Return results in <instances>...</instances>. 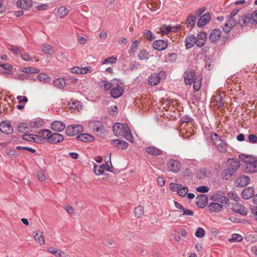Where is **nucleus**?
<instances>
[{
    "instance_id": "obj_1",
    "label": "nucleus",
    "mask_w": 257,
    "mask_h": 257,
    "mask_svg": "<svg viewBox=\"0 0 257 257\" xmlns=\"http://www.w3.org/2000/svg\"><path fill=\"white\" fill-rule=\"evenodd\" d=\"M113 131L115 136L122 137L128 141L133 142V137L126 123H115L113 125Z\"/></svg>"
},
{
    "instance_id": "obj_2",
    "label": "nucleus",
    "mask_w": 257,
    "mask_h": 257,
    "mask_svg": "<svg viewBox=\"0 0 257 257\" xmlns=\"http://www.w3.org/2000/svg\"><path fill=\"white\" fill-rule=\"evenodd\" d=\"M88 126L90 129L96 133L98 136H102L105 133L104 126L101 121L92 120L89 121Z\"/></svg>"
},
{
    "instance_id": "obj_3",
    "label": "nucleus",
    "mask_w": 257,
    "mask_h": 257,
    "mask_svg": "<svg viewBox=\"0 0 257 257\" xmlns=\"http://www.w3.org/2000/svg\"><path fill=\"white\" fill-rule=\"evenodd\" d=\"M164 75L165 72L164 71L151 74L148 79V84L152 86L158 85L160 82L161 77Z\"/></svg>"
},
{
    "instance_id": "obj_4",
    "label": "nucleus",
    "mask_w": 257,
    "mask_h": 257,
    "mask_svg": "<svg viewBox=\"0 0 257 257\" xmlns=\"http://www.w3.org/2000/svg\"><path fill=\"white\" fill-rule=\"evenodd\" d=\"M212 140L217 149L221 153H225L227 151L226 145L225 143L216 134H214Z\"/></svg>"
},
{
    "instance_id": "obj_5",
    "label": "nucleus",
    "mask_w": 257,
    "mask_h": 257,
    "mask_svg": "<svg viewBox=\"0 0 257 257\" xmlns=\"http://www.w3.org/2000/svg\"><path fill=\"white\" fill-rule=\"evenodd\" d=\"M83 131V127L82 125H70L66 129V134L69 136H74Z\"/></svg>"
},
{
    "instance_id": "obj_6",
    "label": "nucleus",
    "mask_w": 257,
    "mask_h": 257,
    "mask_svg": "<svg viewBox=\"0 0 257 257\" xmlns=\"http://www.w3.org/2000/svg\"><path fill=\"white\" fill-rule=\"evenodd\" d=\"M167 167L170 171L177 173L180 171L181 165L179 161L174 159H169L167 162Z\"/></svg>"
},
{
    "instance_id": "obj_7",
    "label": "nucleus",
    "mask_w": 257,
    "mask_h": 257,
    "mask_svg": "<svg viewBox=\"0 0 257 257\" xmlns=\"http://www.w3.org/2000/svg\"><path fill=\"white\" fill-rule=\"evenodd\" d=\"M123 88L116 83V84H114V86L112 87L110 94L112 97L117 98L121 96L123 93Z\"/></svg>"
},
{
    "instance_id": "obj_8",
    "label": "nucleus",
    "mask_w": 257,
    "mask_h": 257,
    "mask_svg": "<svg viewBox=\"0 0 257 257\" xmlns=\"http://www.w3.org/2000/svg\"><path fill=\"white\" fill-rule=\"evenodd\" d=\"M1 132L7 135L11 134L13 132V127L11 125V122L9 121H4L0 123Z\"/></svg>"
},
{
    "instance_id": "obj_9",
    "label": "nucleus",
    "mask_w": 257,
    "mask_h": 257,
    "mask_svg": "<svg viewBox=\"0 0 257 257\" xmlns=\"http://www.w3.org/2000/svg\"><path fill=\"white\" fill-rule=\"evenodd\" d=\"M237 24V21L235 19V18L229 16L227 22L226 23L224 27L223 28V31L224 33H228L230 31L231 29Z\"/></svg>"
},
{
    "instance_id": "obj_10",
    "label": "nucleus",
    "mask_w": 257,
    "mask_h": 257,
    "mask_svg": "<svg viewBox=\"0 0 257 257\" xmlns=\"http://www.w3.org/2000/svg\"><path fill=\"white\" fill-rule=\"evenodd\" d=\"M208 200L206 195L200 194L196 198V204L199 208H203L207 205Z\"/></svg>"
},
{
    "instance_id": "obj_11",
    "label": "nucleus",
    "mask_w": 257,
    "mask_h": 257,
    "mask_svg": "<svg viewBox=\"0 0 257 257\" xmlns=\"http://www.w3.org/2000/svg\"><path fill=\"white\" fill-rule=\"evenodd\" d=\"M221 34V31L219 29H214L209 35V40L212 43H216L219 40Z\"/></svg>"
},
{
    "instance_id": "obj_12",
    "label": "nucleus",
    "mask_w": 257,
    "mask_h": 257,
    "mask_svg": "<svg viewBox=\"0 0 257 257\" xmlns=\"http://www.w3.org/2000/svg\"><path fill=\"white\" fill-rule=\"evenodd\" d=\"M207 37V34L206 33L204 32H200L197 36L195 37L196 40V44L198 47H202L205 44Z\"/></svg>"
},
{
    "instance_id": "obj_13",
    "label": "nucleus",
    "mask_w": 257,
    "mask_h": 257,
    "mask_svg": "<svg viewBox=\"0 0 257 257\" xmlns=\"http://www.w3.org/2000/svg\"><path fill=\"white\" fill-rule=\"evenodd\" d=\"M211 19V14L210 13H206L201 16L198 20L197 26L199 28H202L205 26Z\"/></svg>"
},
{
    "instance_id": "obj_14",
    "label": "nucleus",
    "mask_w": 257,
    "mask_h": 257,
    "mask_svg": "<svg viewBox=\"0 0 257 257\" xmlns=\"http://www.w3.org/2000/svg\"><path fill=\"white\" fill-rule=\"evenodd\" d=\"M195 75V72L191 69L187 70L185 72L184 80L186 85H190L192 83Z\"/></svg>"
},
{
    "instance_id": "obj_15",
    "label": "nucleus",
    "mask_w": 257,
    "mask_h": 257,
    "mask_svg": "<svg viewBox=\"0 0 257 257\" xmlns=\"http://www.w3.org/2000/svg\"><path fill=\"white\" fill-rule=\"evenodd\" d=\"M168 43L164 40H158L155 41L153 43V47L157 50L163 51L167 48Z\"/></svg>"
},
{
    "instance_id": "obj_16",
    "label": "nucleus",
    "mask_w": 257,
    "mask_h": 257,
    "mask_svg": "<svg viewBox=\"0 0 257 257\" xmlns=\"http://www.w3.org/2000/svg\"><path fill=\"white\" fill-rule=\"evenodd\" d=\"M104 170L110 171V167L108 165L102 164L101 166L94 165L93 171L96 175L102 174Z\"/></svg>"
},
{
    "instance_id": "obj_17",
    "label": "nucleus",
    "mask_w": 257,
    "mask_h": 257,
    "mask_svg": "<svg viewBox=\"0 0 257 257\" xmlns=\"http://www.w3.org/2000/svg\"><path fill=\"white\" fill-rule=\"evenodd\" d=\"M249 13H246L241 15L237 21V24L241 28L245 27L249 23Z\"/></svg>"
},
{
    "instance_id": "obj_18",
    "label": "nucleus",
    "mask_w": 257,
    "mask_h": 257,
    "mask_svg": "<svg viewBox=\"0 0 257 257\" xmlns=\"http://www.w3.org/2000/svg\"><path fill=\"white\" fill-rule=\"evenodd\" d=\"M250 182V178L246 175H242L236 181V185L237 187H243L246 186Z\"/></svg>"
},
{
    "instance_id": "obj_19",
    "label": "nucleus",
    "mask_w": 257,
    "mask_h": 257,
    "mask_svg": "<svg viewBox=\"0 0 257 257\" xmlns=\"http://www.w3.org/2000/svg\"><path fill=\"white\" fill-rule=\"evenodd\" d=\"M51 128L55 132H62L65 128L64 123L61 121H54L51 124Z\"/></svg>"
},
{
    "instance_id": "obj_20",
    "label": "nucleus",
    "mask_w": 257,
    "mask_h": 257,
    "mask_svg": "<svg viewBox=\"0 0 257 257\" xmlns=\"http://www.w3.org/2000/svg\"><path fill=\"white\" fill-rule=\"evenodd\" d=\"M111 143L114 146L121 150L126 149L128 146V143L125 141L118 139L112 140Z\"/></svg>"
},
{
    "instance_id": "obj_21",
    "label": "nucleus",
    "mask_w": 257,
    "mask_h": 257,
    "mask_svg": "<svg viewBox=\"0 0 257 257\" xmlns=\"http://www.w3.org/2000/svg\"><path fill=\"white\" fill-rule=\"evenodd\" d=\"M64 137L62 135L58 133L51 134L48 143L50 144H57L63 141Z\"/></svg>"
},
{
    "instance_id": "obj_22",
    "label": "nucleus",
    "mask_w": 257,
    "mask_h": 257,
    "mask_svg": "<svg viewBox=\"0 0 257 257\" xmlns=\"http://www.w3.org/2000/svg\"><path fill=\"white\" fill-rule=\"evenodd\" d=\"M35 240L41 245L45 244L43 232L38 230L34 231L32 233Z\"/></svg>"
},
{
    "instance_id": "obj_23",
    "label": "nucleus",
    "mask_w": 257,
    "mask_h": 257,
    "mask_svg": "<svg viewBox=\"0 0 257 257\" xmlns=\"http://www.w3.org/2000/svg\"><path fill=\"white\" fill-rule=\"evenodd\" d=\"M32 4V0H18L17 3L19 8L25 10L31 8Z\"/></svg>"
},
{
    "instance_id": "obj_24",
    "label": "nucleus",
    "mask_w": 257,
    "mask_h": 257,
    "mask_svg": "<svg viewBox=\"0 0 257 257\" xmlns=\"http://www.w3.org/2000/svg\"><path fill=\"white\" fill-rule=\"evenodd\" d=\"M254 193L253 187H246L242 191V197L245 199H248L253 196Z\"/></svg>"
},
{
    "instance_id": "obj_25",
    "label": "nucleus",
    "mask_w": 257,
    "mask_h": 257,
    "mask_svg": "<svg viewBox=\"0 0 257 257\" xmlns=\"http://www.w3.org/2000/svg\"><path fill=\"white\" fill-rule=\"evenodd\" d=\"M145 150L148 154L153 156H159L162 154V150L155 146L147 147Z\"/></svg>"
},
{
    "instance_id": "obj_26",
    "label": "nucleus",
    "mask_w": 257,
    "mask_h": 257,
    "mask_svg": "<svg viewBox=\"0 0 257 257\" xmlns=\"http://www.w3.org/2000/svg\"><path fill=\"white\" fill-rule=\"evenodd\" d=\"M18 128L19 132L24 135L32 132L29 123H21L18 125Z\"/></svg>"
},
{
    "instance_id": "obj_27",
    "label": "nucleus",
    "mask_w": 257,
    "mask_h": 257,
    "mask_svg": "<svg viewBox=\"0 0 257 257\" xmlns=\"http://www.w3.org/2000/svg\"><path fill=\"white\" fill-rule=\"evenodd\" d=\"M195 36L193 35L187 36L185 41L187 49H190L196 44Z\"/></svg>"
},
{
    "instance_id": "obj_28",
    "label": "nucleus",
    "mask_w": 257,
    "mask_h": 257,
    "mask_svg": "<svg viewBox=\"0 0 257 257\" xmlns=\"http://www.w3.org/2000/svg\"><path fill=\"white\" fill-rule=\"evenodd\" d=\"M211 212H219L222 209V205L218 202L211 203L208 206Z\"/></svg>"
},
{
    "instance_id": "obj_29",
    "label": "nucleus",
    "mask_w": 257,
    "mask_h": 257,
    "mask_svg": "<svg viewBox=\"0 0 257 257\" xmlns=\"http://www.w3.org/2000/svg\"><path fill=\"white\" fill-rule=\"evenodd\" d=\"M196 21V17L194 14H190L187 18L186 24L188 28L192 29Z\"/></svg>"
},
{
    "instance_id": "obj_30",
    "label": "nucleus",
    "mask_w": 257,
    "mask_h": 257,
    "mask_svg": "<svg viewBox=\"0 0 257 257\" xmlns=\"http://www.w3.org/2000/svg\"><path fill=\"white\" fill-rule=\"evenodd\" d=\"M115 82V80H113V82L110 83L106 80H101L99 82V84L101 87H102L104 90L107 91L114 86Z\"/></svg>"
},
{
    "instance_id": "obj_31",
    "label": "nucleus",
    "mask_w": 257,
    "mask_h": 257,
    "mask_svg": "<svg viewBox=\"0 0 257 257\" xmlns=\"http://www.w3.org/2000/svg\"><path fill=\"white\" fill-rule=\"evenodd\" d=\"M77 139L83 142H91L94 140V137L87 134H81L77 137Z\"/></svg>"
},
{
    "instance_id": "obj_32",
    "label": "nucleus",
    "mask_w": 257,
    "mask_h": 257,
    "mask_svg": "<svg viewBox=\"0 0 257 257\" xmlns=\"http://www.w3.org/2000/svg\"><path fill=\"white\" fill-rule=\"evenodd\" d=\"M179 27L172 28L170 26L163 25L160 29L162 34H168L170 32H176Z\"/></svg>"
},
{
    "instance_id": "obj_33",
    "label": "nucleus",
    "mask_w": 257,
    "mask_h": 257,
    "mask_svg": "<svg viewBox=\"0 0 257 257\" xmlns=\"http://www.w3.org/2000/svg\"><path fill=\"white\" fill-rule=\"evenodd\" d=\"M53 85L57 88L62 89L66 85V83L64 79L59 78L53 81Z\"/></svg>"
},
{
    "instance_id": "obj_34",
    "label": "nucleus",
    "mask_w": 257,
    "mask_h": 257,
    "mask_svg": "<svg viewBox=\"0 0 257 257\" xmlns=\"http://www.w3.org/2000/svg\"><path fill=\"white\" fill-rule=\"evenodd\" d=\"M240 159L246 164H251L253 161L257 160V157L251 155H241L240 156Z\"/></svg>"
},
{
    "instance_id": "obj_35",
    "label": "nucleus",
    "mask_w": 257,
    "mask_h": 257,
    "mask_svg": "<svg viewBox=\"0 0 257 257\" xmlns=\"http://www.w3.org/2000/svg\"><path fill=\"white\" fill-rule=\"evenodd\" d=\"M239 167V161L235 159H231L230 162V166L228 167L232 171V173H234L238 170Z\"/></svg>"
},
{
    "instance_id": "obj_36",
    "label": "nucleus",
    "mask_w": 257,
    "mask_h": 257,
    "mask_svg": "<svg viewBox=\"0 0 257 257\" xmlns=\"http://www.w3.org/2000/svg\"><path fill=\"white\" fill-rule=\"evenodd\" d=\"M233 174V173H232L231 170L228 168L224 169L221 172L222 178L226 180H229Z\"/></svg>"
},
{
    "instance_id": "obj_37",
    "label": "nucleus",
    "mask_w": 257,
    "mask_h": 257,
    "mask_svg": "<svg viewBox=\"0 0 257 257\" xmlns=\"http://www.w3.org/2000/svg\"><path fill=\"white\" fill-rule=\"evenodd\" d=\"M48 251L53 254L57 257H63L64 255H65L64 252H63L61 250L55 249L54 247H49L48 249Z\"/></svg>"
},
{
    "instance_id": "obj_38",
    "label": "nucleus",
    "mask_w": 257,
    "mask_h": 257,
    "mask_svg": "<svg viewBox=\"0 0 257 257\" xmlns=\"http://www.w3.org/2000/svg\"><path fill=\"white\" fill-rule=\"evenodd\" d=\"M214 197H215L214 201L219 202L221 204H227L229 201V199L227 197L221 194H217Z\"/></svg>"
},
{
    "instance_id": "obj_39",
    "label": "nucleus",
    "mask_w": 257,
    "mask_h": 257,
    "mask_svg": "<svg viewBox=\"0 0 257 257\" xmlns=\"http://www.w3.org/2000/svg\"><path fill=\"white\" fill-rule=\"evenodd\" d=\"M51 132L49 130H43L39 132V134L41 135L42 137L44 138V142L47 140V142L48 143L49 138H50L51 135Z\"/></svg>"
},
{
    "instance_id": "obj_40",
    "label": "nucleus",
    "mask_w": 257,
    "mask_h": 257,
    "mask_svg": "<svg viewBox=\"0 0 257 257\" xmlns=\"http://www.w3.org/2000/svg\"><path fill=\"white\" fill-rule=\"evenodd\" d=\"M42 121L40 120L35 119L29 123L32 131L34 128H38L42 126Z\"/></svg>"
},
{
    "instance_id": "obj_41",
    "label": "nucleus",
    "mask_w": 257,
    "mask_h": 257,
    "mask_svg": "<svg viewBox=\"0 0 257 257\" xmlns=\"http://www.w3.org/2000/svg\"><path fill=\"white\" fill-rule=\"evenodd\" d=\"M193 89L195 91H198L201 87V79L200 76H197L193 79Z\"/></svg>"
},
{
    "instance_id": "obj_42",
    "label": "nucleus",
    "mask_w": 257,
    "mask_h": 257,
    "mask_svg": "<svg viewBox=\"0 0 257 257\" xmlns=\"http://www.w3.org/2000/svg\"><path fill=\"white\" fill-rule=\"evenodd\" d=\"M42 51L44 53L48 55H52L54 53L53 47L49 45L43 46Z\"/></svg>"
},
{
    "instance_id": "obj_43",
    "label": "nucleus",
    "mask_w": 257,
    "mask_h": 257,
    "mask_svg": "<svg viewBox=\"0 0 257 257\" xmlns=\"http://www.w3.org/2000/svg\"><path fill=\"white\" fill-rule=\"evenodd\" d=\"M69 10H68L65 7H61L58 10V14L61 18H64L68 15Z\"/></svg>"
},
{
    "instance_id": "obj_44",
    "label": "nucleus",
    "mask_w": 257,
    "mask_h": 257,
    "mask_svg": "<svg viewBox=\"0 0 257 257\" xmlns=\"http://www.w3.org/2000/svg\"><path fill=\"white\" fill-rule=\"evenodd\" d=\"M38 80L43 83H48L50 81V77L46 74L40 73L37 76Z\"/></svg>"
},
{
    "instance_id": "obj_45",
    "label": "nucleus",
    "mask_w": 257,
    "mask_h": 257,
    "mask_svg": "<svg viewBox=\"0 0 257 257\" xmlns=\"http://www.w3.org/2000/svg\"><path fill=\"white\" fill-rule=\"evenodd\" d=\"M249 23L252 25L257 24V10L254 11L251 14H249Z\"/></svg>"
},
{
    "instance_id": "obj_46",
    "label": "nucleus",
    "mask_w": 257,
    "mask_h": 257,
    "mask_svg": "<svg viewBox=\"0 0 257 257\" xmlns=\"http://www.w3.org/2000/svg\"><path fill=\"white\" fill-rule=\"evenodd\" d=\"M210 174V171L206 169H201L198 172V176L200 179H204Z\"/></svg>"
},
{
    "instance_id": "obj_47",
    "label": "nucleus",
    "mask_w": 257,
    "mask_h": 257,
    "mask_svg": "<svg viewBox=\"0 0 257 257\" xmlns=\"http://www.w3.org/2000/svg\"><path fill=\"white\" fill-rule=\"evenodd\" d=\"M69 106L70 109L72 110H79L80 108H81L80 102L78 101H72L71 103L69 104Z\"/></svg>"
},
{
    "instance_id": "obj_48",
    "label": "nucleus",
    "mask_w": 257,
    "mask_h": 257,
    "mask_svg": "<svg viewBox=\"0 0 257 257\" xmlns=\"http://www.w3.org/2000/svg\"><path fill=\"white\" fill-rule=\"evenodd\" d=\"M139 42L138 40H135L133 42L130 49L128 50V52L129 54H132L134 53L138 48Z\"/></svg>"
},
{
    "instance_id": "obj_49",
    "label": "nucleus",
    "mask_w": 257,
    "mask_h": 257,
    "mask_svg": "<svg viewBox=\"0 0 257 257\" xmlns=\"http://www.w3.org/2000/svg\"><path fill=\"white\" fill-rule=\"evenodd\" d=\"M149 55V53L146 50H141L138 54V57L140 60H143L148 59Z\"/></svg>"
},
{
    "instance_id": "obj_50",
    "label": "nucleus",
    "mask_w": 257,
    "mask_h": 257,
    "mask_svg": "<svg viewBox=\"0 0 257 257\" xmlns=\"http://www.w3.org/2000/svg\"><path fill=\"white\" fill-rule=\"evenodd\" d=\"M188 191V189L187 187L181 186L178 190L177 194L181 197H184L187 194Z\"/></svg>"
},
{
    "instance_id": "obj_51",
    "label": "nucleus",
    "mask_w": 257,
    "mask_h": 257,
    "mask_svg": "<svg viewBox=\"0 0 257 257\" xmlns=\"http://www.w3.org/2000/svg\"><path fill=\"white\" fill-rule=\"evenodd\" d=\"M23 71L27 73H38L40 70L37 68L29 67L24 68Z\"/></svg>"
},
{
    "instance_id": "obj_52",
    "label": "nucleus",
    "mask_w": 257,
    "mask_h": 257,
    "mask_svg": "<svg viewBox=\"0 0 257 257\" xmlns=\"http://www.w3.org/2000/svg\"><path fill=\"white\" fill-rule=\"evenodd\" d=\"M243 239L241 235L238 234H233L231 235V237L228 239L230 242L241 241Z\"/></svg>"
},
{
    "instance_id": "obj_53",
    "label": "nucleus",
    "mask_w": 257,
    "mask_h": 257,
    "mask_svg": "<svg viewBox=\"0 0 257 257\" xmlns=\"http://www.w3.org/2000/svg\"><path fill=\"white\" fill-rule=\"evenodd\" d=\"M135 214L137 218H140L144 213V208L142 206H139L135 209Z\"/></svg>"
},
{
    "instance_id": "obj_54",
    "label": "nucleus",
    "mask_w": 257,
    "mask_h": 257,
    "mask_svg": "<svg viewBox=\"0 0 257 257\" xmlns=\"http://www.w3.org/2000/svg\"><path fill=\"white\" fill-rule=\"evenodd\" d=\"M215 101L216 102V105L218 107H223L224 105V103L222 100V97L220 95H217L215 97Z\"/></svg>"
},
{
    "instance_id": "obj_55",
    "label": "nucleus",
    "mask_w": 257,
    "mask_h": 257,
    "mask_svg": "<svg viewBox=\"0 0 257 257\" xmlns=\"http://www.w3.org/2000/svg\"><path fill=\"white\" fill-rule=\"evenodd\" d=\"M205 235V231L203 228L199 227L197 228L195 236L198 238H202Z\"/></svg>"
},
{
    "instance_id": "obj_56",
    "label": "nucleus",
    "mask_w": 257,
    "mask_h": 257,
    "mask_svg": "<svg viewBox=\"0 0 257 257\" xmlns=\"http://www.w3.org/2000/svg\"><path fill=\"white\" fill-rule=\"evenodd\" d=\"M34 142L36 143H44V139L43 137H42L41 135H34Z\"/></svg>"
},
{
    "instance_id": "obj_57",
    "label": "nucleus",
    "mask_w": 257,
    "mask_h": 257,
    "mask_svg": "<svg viewBox=\"0 0 257 257\" xmlns=\"http://www.w3.org/2000/svg\"><path fill=\"white\" fill-rule=\"evenodd\" d=\"M116 61V58L115 57H110L105 59L103 62L102 64L109 63H115Z\"/></svg>"
},
{
    "instance_id": "obj_58",
    "label": "nucleus",
    "mask_w": 257,
    "mask_h": 257,
    "mask_svg": "<svg viewBox=\"0 0 257 257\" xmlns=\"http://www.w3.org/2000/svg\"><path fill=\"white\" fill-rule=\"evenodd\" d=\"M22 139L25 141L34 142V135L26 134L23 135Z\"/></svg>"
},
{
    "instance_id": "obj_59",
    "label": "nucleus",
    "mask_w": 257,
    "mask_h": 257,
    "mask_svg": "<svg viewBox=\"0 0 257 257\" xmlns=\"http://www.w3.org/2000/svg\"><path fill=\"white\" fill-rule=\"evenodd\" d=\"M182 185L181 184H176V183H170L169 185L170 189L172 191H178V190L180 187Z\"/></svg>"
},
{
    "instance_id": "obj_60",
    "label": "nucleus",
    "mask_w": 257,
    "mask_h": 257,
    "mask_svg": "<svg viewBox=\"0 0 257 257\" xmlns=\"http://www.w3.org/2000/svg\"><path fill=\"white\" fill-rule=\"evenodd\" d=\"M196 190L199 192L206 193L209 191V187L205 186H201L197 187Z\"/></svg>"
},
{
    "instance_id": "obj_61",
    "label": "nucleus",
    "mask_w": 257,
    "mask_h": 257,
    "mask_svg": "<svg viewBox=\"0 0 257 257\" xmlns=\"http://www.w3.org/2000/svg\"><path fill=\"white\" fill-rule=\"evenodd\" d=\"M193 120V118L189 115H185L181 118V121L183 123L190 122Z\"/></svg>"
},
{
    "instance_id": "obj_62",
    "label": "nucleus",
    "mask_w": 257,
    "mask_h": 257,
    "mask_svg": "<svg viewBox=\"0 0 257 257\" xmlns=\"http://www.w3.org/2000/svg\"><path fill=\"white\" fill-rule=\"evenodd\" d=\"M249 142L251 143H257V137L255 135L250 134L248 136Z\"/></svg>"
},
{
    "instance_id": "obj_63",
    "label": "nucleus",
    "mask_w": 257,
    "mask_h": 257,
    "mask_svg": "<svg viewBox=\"0 0 257 257\" xmlns=\"http://www.w3.org/2000/svg\"><path fill=\"white\" fill-rule=\"evenodd\" d=\"M182 211L183 215L193 216L194 215V212L192 210L187 208H183Z\"/></svg>"
},
{
    "instance_id": "obj_64",
    "label": "nucleus",
    "mask_w": 257,
    "mask_h": 257,
    "mask_svg": "<svg viewBox=\"0 0 257 257\" xmlns=\"http://www.w3.org/2000/svg\"><path fill=\"white\" fill-rule=\"evenodd\" d=\"M37 177L40 181H45L46 179V176L43 172L40 171L37 173Z\"/></svg>"
}]
</instances>
